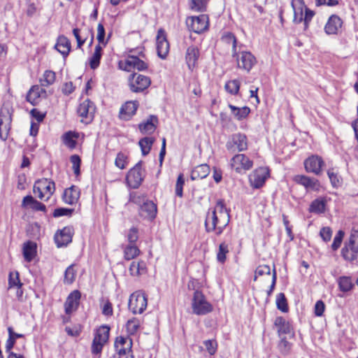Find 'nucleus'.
<instances>
[{"instance_id":"1","label":"nucleus","mask_w":358,"mask_h":358,"mask_svg":"<svg viewBox=\"0 0 358 358\" xmlns=\"http://www.w3.org/2000/svg\"><path fill=\"white\" fill-rule=\"evenodd\" d=\"M230 220L229 212L226 208L222 200L217 201L215 208L207 213L205 226L208 232H215L220 236L229 224Z\"/></svg>"},{"instance_id":"2","label":"nucleus","mask_w":358,"mask_h":358,"mask_svg":"<svg viewBox=\"0 0 358 358\" xmlns=\"http://www.w3.org/2000/svg\"><path fill=\"white\" fill-rule=\"evenodd\" d=\"M55 191V182L47 178L36 180L34 185L33 192L41 200L48 201Z\"/></svg>"},{"instance_id":"3","label":"nucleus","mask_w":358,"mask_h":358,"mask_svg":"<svg viewBox=\"0 0 358 358\" xmlns=\"http://www.w3.org/2000/svg\"><path fill=\"white\" fill-rule=\"evenodd\" d=\"M13 109L8 105H3L0 110V138L6 141L9 135L13 120Z\"/></svg>"},{"instance_id":"4","label":"nucleus","mask_w":358,"mask_h":358,"mask_svg":"<svg viewBox=\"0 0 358 358\" xmlns=\"http://www.w3.org/2000/svg\"><path fill=\"white\" fill-rule=\"evenodd\" d=\"M232 57L236 59L237 67L248 73L257 63L256 57L250 51L236 50Z\"/></svg>"},{"instance_id":"5","label":"nucleus","mask_w":358,"mask_h":358,"mask_svg":"<svg viewBox=\"0 0 358 358\" xmlns=\"http://www.w3.org/2000/svg\"><path fill=\"white\" fill-rule=\"evenodd\" d=\"M342 257L347 261H353L358 255V231L352 230L341 250Z\"/></svg>"},{"instance_id":"6","label":"nucleus","mask_w":358,"mask_h":358,"mask_svg":"<svg viewBox=\"0 0 358 358\" xmlns=\"http://www.w3.org/2000/svg\"><path fill=\"white\" fill-rule=\"evenodd\" d=\"M192 311L194 314L206 315L213 310L212 305L208 302L205 296L200 291H195L192 302Z\"/></svg>"},{"instance_id":"7","label":"nucleus","mask_w":358,"mask_h":358,"mask_svg":"<svg viewBox=\"0 0 358 358\" xmlns=\"http://www.w3.org/2000/svg\"><path fill=\"white\" fill-rule=\"evenodd\" d=\"M148 299L141 291L131 294L129 300V308L134 314H141L146 308Z\"/></svg>"},{"instance_id":"8","label":"nucleus","mask_w":358,"mask_h":358,"mask_svg":"<svg viewBox=\"0 0 358 358\" xmlns=\"http://www.w3.org/2000/svg\"><path fill=\"white\" fill-rule=\"evenodd\" d=\"M132 201L140 206L139 215L145 219H153L157 214V206L150 201H145L144 197L134 196Z\"/></svg>"},{"instance_id":"9","label":"nucleus","mask_w":358,"mask_h":358,"mask_svg":"<svg viewBox=\"0 0 358 358\" xmlns=\"http://www.w3.org/2000/svg\"><path fill=\"white\" fill-rule=\"evenodd\" d=\"M230 166L236 173H243L252 169L253 162L244 154H236L231 159Z\"/></svg>"},{"instance_id":"10","label":"nucleus","mask_w":358,"mask_h":358,"mask_svg":"<svg viewBox=\"0 0 358 358\" xmlns=\"http://www.w3.org/2000/svg\"><path fill=\"white\" fill-rule=\"evenodd\" d=\"M151 84L149 77L139 73H133L129 79V85L131 92H141L148 88Z\"/></svg>"},{"instance_id":"11","label":"nucleus","mask_w":358,"mask_h":358,"mask_svg":"<svg viewBox=\"0 0 358 358\" xmlns=\"http://www.w3.org/2000/svg\"><path fill=\"white\" fill-rule=\"evenodd\" d=\"M110 328L107 326L100 327L96 331L92 345V352L99 354L101 352L103 346L108 341Z\"/></svg>"},{"instance_id":"12","label":"nucleus","mask_w":358,"mask_h":358,"mask_svg":"<svg viewBox=\"0 0 358 358\" xmlns=\"http://www.w3.org/2000/svg\"><path fill=\"white\" fill-rule=\"evenodd\" d=\"M186 24L189 30L200 34L208 29V17L205 14L189 17L186 20Z\"/></svg>"},{"instance_id":"13","label":"nucleus","mask_w":358,"mask_h":358,"mask_svg":"<svg viewBox=\"0 0 358 358\" xmlns=\"http://www.w3.org/2000/svg\"><path fill=\"white\" fill-rule=\"evenodd\" d=\"M226 148L231 152L246 150L248 149L247 136L241 133L233 134L231 139L227 142Z\"/></svg>"},{"instance_id":"14","label":"nucleus","mask_w":358,"mask_h":358,"mask_svg":"<svg viewBox=\"0 0 358 358\" xmlns=\"http://www.w3.org/2000/svg\"><path fill=\"white\" fill-rule=\"evenodd\" d=\"M144 176L145 173L142 169V162L140 161L129 171L126 179L129 185L136 189L140 186L143 180Z\"/></svg>"},{"instance_id":"15","label":"nucleus","mask_w":358,"mask_h":358,"mask_svg":"<svg viewBox=\"0 0 358 358\" xmlns=\"http://www.w3.org/2000/svg\"><path fill=\"white\" fill-rule=\"evenodd\" d=\"M95 106L90 99L83 101L78 108V113L81 117V122L85 124H89L93 120Z\"/></svg>"},{"instance_id":"16","label":"nucleus","mask_w":358,"mask_h":358,"mask_svg":"<svg viewBox=\"0 0 358 358\" xmlns=\"http://www.w3.org/2000/svg\"><path fill=\"white\" fill-rule=\"evenodd\" d=\"M119 66L126 71H131L133 69L143 71L148 68L145 62L134 55H129L124 61L120 62Z\"/></svg>"},{"instance_id":"17","label":"nucleus","mask_w":358,"mask_h":358,"mask_svg":"<svg viewBox=\"0 0 358 358\" xmlns=\"http://www.w3.org/2000/svg\"><path fill=\"white\" fill-rule=\"evenodd\" d=\"M268 176L269 172L267 168L259 167L249 176L250 183L253 187L259 188L265 183Z\"/></svg>"},{"instance_id":"18","label":"nucleus","mask_w":358,"mask_h":358,"mask_svg":"<svg viewBox=\"0 0 358 358\" xmlns=\"http://www.w3.org/2000/svg\"><path fill=\"white\" fill-rule=\"evenodd\" d=\"M132 340L129 337L119 336L115 341L116 353L122 355L123 358L130 357L131 351Z\"/></svg>"},{"instance_id":"19","label":"nucleus","mask_w":358,"mask_h":358,"mask_svg":"<svg viewBox=\"0 0 358 358\" xmlns=\"http://www.w3.org/2000/svg\"><path fill=\"white\" fill-rule=\"evenodd\" d=\"M324 165L322 158L318 155H312L304 162L306 171L315 175H320L322 168Z\"/></svg>"},{"instance_id":"20","label":"nucleus","mask_w":358,"mask_h":358,"mask_svg":"<svg viewBox=\"0 0 358 358\" xmlns=\"http://www.w3.org/2000/svg\"><path fill=\"white\" fill-rule=\"evenodd\" d=\"M157 55L162 59H165L169 51V43L166 39L165 31L160 29L157 36Z\"/></svg>"},{"instance_id":"21","label":"nucleus","mask_w":358,"mask_h":358,"mask_svg":"<svg viewBox=\"0 0 358 358\" xmlns=\"http://www.w3.org/2000/svg\"><path fill=\"white\" fill-rule=\"evenodd\" d=\"M73 229L70 227H64L55 235V241L58 248L67 245L72 241Z\"/></svg>"},{"instance_id":"22","label":"nucleus","mask_w":358,"mask_h":358,"mask_svg":"<svg viewBox=\"0 0 358 358\" xmlns=\"http://www.w3.org/2000/svg\"><path fill=\"white\" fill-rule=\"evenodd\" d=\"M81 294L78 290L72 292L66 299L64 303L65 312L66 314H71L77 310Z\"/></svg>"},{"instance_id":"23","label":"nucleus","mask_w":358,"mask_h":358,"mask_svg":"<svg viewBox=\"0 0 358 358\" xmlns=\"http://www.w3.org/2000/svg\"><path fill=\"white\" fill-rule=\"evenodd\" d=\"M138 103L136 101H127L120 108V117L124 120H129L136 112Z\"/></svg>"},{"instance_id":"24","label":"nucleus","mask_w":358,"mask_h":358,"mask_svg":"<svg viewBox=\"0 0 358 358\" xmlns=\"http://www.w3.org/2000/svg\"><path fill=\"white\" fill-rule=\"evenodd\" d=\"M343 22L341 19L336 15H332L328 20L324 27V31L327 34H336L341 28Z\"/></svg>"},{"instance_id":"25","label":"nucleus","mask_w":358,"mask_h":358,"mask_svg":"<svg viewBox=\"0 0 358 358\" xmlns=\"http://www.w3.org/2000/svg\"><path fill=\"white\" fill-rule=\"evenodd\" d=\"M80 189L76 186H71L65 189L63 194V200L66 203L73 205L78 201L80 198Z\"/></svg>"},{"instance_id":"26","label":"nucleus","mask_w":358,"mask_h":358,"mask_svg":"<svg viewBox=\"0 0 358 358\" xmlns=\"http://www.w3.org/2000/svg\"><path fill=\"white\" fill-rule=\"evenodd\" d=\"M199 57V49L194 45L189 46L186 51L185 59L189 70L193 71Z\"/></svg>"},{"instance_id":"27","label":"nucleus","mask_w":358,"mask_h":358,"mask_svg":"<svg viewBox=\"0 0 358 358\" xmlns=\"http://www.w3.org/2000/svg\"><path fill=\"white\" fill-rule=\"evenodd\" d=\"M292 6L294 10V22L301 23L303 20V10L306 6L303 0H292Z\"/></svg>"},{"instance_id":"28","label":"nucleus","mask_w":358,"mask_h":358,"mask_svg":"<svg viewBox=\"0 0 358 358\" xmlns=\"http://www.w3.org/2000/svg\"><path fill=\"white\" fill-rule=\"evenodd\" d=\"M295 181L304 186L306 189L318 190L320 187V183L317 179L306 176H296L295 177Z\"/></svg>"},{"instance_id":"29","label":"nucleus","mask_w":358,"mask_h":358,"mask_svg":"<svg viewBox=\"0 0 358 358\" xmlns=\"http://www.w3.org/2000/svg\"><path fill=\"white\" fill-rule=\"evenodd\" d=\"M45 93V90L44 89L38 85H34L27 94V101L34 106L38 103L40 97Z\"/></svg>"},{"instance_id":"30","label":"nucleus","mask_w":358,"mask_h":358,"mask_svg":"<svg viewBox=\"0 0 358 358\" xmlns=\"http://www.w3.org/2000/svg\"><path fill=\"white\" fill-rule=\"evenodd\" d=\"M9 288H15L16 295L17 297H21L23 292L22 289V283L20 282L19 278V273L17 271L10 272L8 278Z\"/></svg>"},{"instance_id":"31","label":"nucleus","mask_w":358,"mask_h":358,"mask_svg":"<svg viewBox=\"0 0 358 358\" xmlns=\"http://www.w3.org/2000/svg\"><path fill=\"white\" fill-rule=\"evenodd\" d=\"M210 171V166L206 164H203L194 168L190 178L192 180L203 179L208 176Z\"/></svg>"},{"instance_id":"32","label":"nucleus","mask_w":358,"mask_h":358,"mask_svg":"<svg viewBox=\"0 0 358 358\" xmlns=\"http://www.w3.org/2000/svg\"><path fill=\"white\" fill-rule=\"evenodd\" d=\"M157 122V117L154 115H150L145 122L141 123L138 125V128L142 134H150L155 131Z\"/></svg>"},{"instance_id":"33","label":"nucleus","mask_w":358,"mask_h":358,"mask_svg":"<svg viewBox=\"0 0 358 358\" xmlns=\"http://www.w3.org/2000/svg\"><path fill=\"white\" fill-rule=\"evenodd\" d=\"M36 243L27 241L23 245V257L26 262H31L36 255Z\"/></svg>"},{"instance_id":"34","label":"nucleus","mask_w":358,"mask_h":358,"mask_svg":"<svg viewBox=\"0 0 358 358\" xmlns=\"http://www.w3.org/2000/svg\"><path fill=\"white\" fill-rule=\"evenodd\" d=\"M55 48L65 57L71 50V42L66 36H60L57 38Z\"/></svg>"},{"instance_id":"35","label":"nucleus","mask_w":358,"mask_h":358,"mask_svg":"<svg viewBox=\"0 0 358 358\" xmlns=\"http://www.w3.org/2000/svg\"><path fill=\"white\" fill-rule=\"evenodd\" d=\"M274 325L277 327L279 336L281 334H288L292 331V326L288 321L282 317H277L274 322Z\"/></svg>"},{"instance_id":"36","label":"nucleus","mask_w":358,"mask_h":358,"mask_svg":"<svg viewBox=\"0 0 358 358\" xmlns=\"http://www.w3.org/2000/svg\"><path fill=\"white\" fill-rule=\"evenodd\" d=\"M336 282L339 290L342 292H350L355 286L352 279L350 276H341L337 278Z\"/></svg>"},{"instance_id":"37","label":"nucleus","mask_w":358,"mask_h":358,"mask_svg":"<svg viewBox=\"0 0 358 358\" xmlns=\"http://www.w3.org/2000/svg\"><path fill=\"white\" fill-rule=\"evenodd\" d=\"M229 107L235 118L238 120L245 119L250 113V108L247 106L238 108L231 104H229Z\"/></svg>"},{"instance_id":"38","label":"nucleus","mask_w":358,"mask_h":358,"mask_svg":"<svg viewBox=\"0 0 358 358\" xmlns=\"http://www.w3.org/2000/svg\"><path fill=\"white\" fill-rule=\"evenodd\" d=\"M103 48V47L101 44L96 45L94 52L90 59V65L91 69H95L99 66Z\"/></svg>"},{"instance_id":"39","label":"nucleus","mask_w":358,"mask_h":358,"mask_svg":"<svg viewBox=\"0 0 358 358\" xmlns=\"http://www.w3.org/2000/svg\"><path fill=\"white\" fill-rule=\"evenodd\" d=\"M79 134L77 132L68 131L63 135L64 143L70 149L76 148L77 142L76 140L78 138Z\"/></svg>"},{"instance_id":"40","label":"nucleus","mask_w":358,"mask_h":358,"mask_svg":"<svg viewBox=\"0 0 358 358\" xmlns=\"http://www.w3.org/2000/svg\"><path fill=\"white\" fill-rule=\"evenodd\" d=\"M129 270L131 275L138 276L145 272V264L143 261L132 262Z\"/></svg>"},{"instance_id":"41","label":"nucleus","mask_w":358,"mask_h":358,"mask_svg":"<svg viewBox=\"0 0 358 358\" xmlns=\"http://www.w3.org/2000/svg\"><path fill=\"white\" fill-rule=\"evenodd\" d=\"M229 252V245L226 242H222L216 254L217 261L220 264H224L227 259V255Z\"/></svg>"},{"instance_id":"42","label":"nucleus","mask_w":358,"mask_h":358,"mask_svg":"<svg viewBox=\"0 0 358 358\" xmlns=\"http://www.w3.org/2000/svg\"><path fill=\"white\" fill-rule=\"evenodd\" d=\"M56 79V74L54 71L50 70H46L42 78H40L39 82L43 87H48L52 85Z\"/></svg>"},{"instance_id":"43","label":"nucleus","mask_w":358,"mask_h":358,"mask_svg":"<svg viewBox=\"0 0 358 358\" xmlns=\"http://www.w3.org/2000/svg\"><path fill=\"white\" fill-rule=\"evenodd\" d=\"M139 254L140 250L134 244H130L126 246L124 250V259L127 260L133 259Z\"/></svg>"},{"instance_id":"44","label":"nucleus","mask_w":358,"mask_h":358,"mask_svg":"<svg viewBox=\"0 0 358 358\" xmlns=\"http://www.w3.org/2000/svg\"><path fill=\"white\" fill-rule=\"evenodd\" d=\"M153 143L154 138L152 137H145L140 140L138 144L141 147L143 155L145 156L150 152Z\"/></svg>"},{"instance_id":"45","label":"nucleus","mask_w":358,"mask_h":358,"mask_svg":"<svg viewBox=\"0 0 358 358\" xmlns=\"http://www.w3.org/2000/svg\"><path fill=\"white\" fill-rule=\"evenodd\" d=\"M325 210V203L322 199L314 200L309 208V211L314 213H322Z\"/></svg>"},{"instance_id":"46","label":"nucleus","mask_w":358,"mask_h":358,"mask_svg":"<svg viewBox=\"0 0 358 358\" xmlns=\"http://www.w3.org/2000/svg\"><path fill=\"white\" fill-rule=\"evenodd\" d=\"M128 163V156L122 152H118L115 160V165L120 169H124Z\"/></svg>"},{"instance_id":"47","label":"nucleus","mask_w":358,"mask_h":358,"mask_svg":"<svg viewBox=\"0 0 358 358\" xmlns=\"http://www.w3.org/2000/svg\"><path fill=\"white\" fill-rule=\"evenodd\" d=\"M105 29L103 25L101 23H99L97 26V36L96 38L99 41V44H101L103 47H105L106 44L108 43V39L110 36V34L108 36V38L106 40H105Z\"/></svg>"},{"instance_id":"48","label":"nucleus","mask_w":358,"mask_h":358,"mask_svg":"<svg viewBox=\"0 0 358 358\" xmlns=\"http://www.w3.org/2000/svg\"><path fill=\"white\" fill-rule=\"evenodd\" d=\"M141 325L140 320L136 317L129 320L127 322V331L129 334H134L137 332Z\"/></svg>"},{"instance_id":"49","label":"nucleus","mask_w":358,"mask_h":358,"mask_svg":"<svg viewBox=\"0 0 358 358\" xmlns=\"http://www.w3.org/2000/svg\"><path fill=\"white\" fill-rule=\"evenodd\" d=\"M224 87L229 93L236 94L240 89V82L238 80H229L225 84Z\"/></svg>"},{"instance_id":"50","label":"nucleus","mask_w":358,"mask_h":358,"mask_svg":"<svg viewBox=\"0 0 358 358\" xmlns=\"http://www.w3.org/2000/svg\"><path fill=\"white\" fill-rule=\"evenodd\" d=\"M276 306L277 308L283 313H286L288 310V306L287 299L283 293H279L276 297Z\"/></svg>"},{"instance_id":"51","label":"nucleus","mask_w":358,"mask_h":358,"mask_svg":"<svg viewBox=\"0 0 358 358\" xmlns=\"http://www.w3.org/2000/svg\"><path fill=\"white\" fill-rule=\"evenodd\" d=\"M208 0H191L190 7L192 10L198 12L206 10Z\"/></svg>"},{"instance_id":"52","label":"nucleus","mask_w":358,"mask_h":358,"mask_svg":"<svg viewBox=\"0 0 358 358\" xmlns=\"http://www.w3.org/2000/svg\"><path fill=\"white\" fill-rule=\"evenodd\" d=\"M222 40L226 43L231 44L232 53L237 50V46H236L237 41H236L235 36L232 33H230V32L225 33L222 36Z\"/></svg>"},{"instance_id":"53","label":"nucleus","mask_w":358,"mask_h":358,"mask_svg":"<svg viewBox=\"0 0 358 358\" xmlns=\"http://www.w3.org/2000/svg\"><path fill=\"white\" fill-rule=\"evenodd\" d=\"M271 268L268 265H260L259 266L255 272L254 280H257L259 276L262 275H270Z\"/></svg>"},{"instance_id":"54","label":"nucleus","mask_w":358,"mask_h":358,"mask_svg":"<svg viewBox=\"0 0 358 358\" xmlns=\"http://www.w3.org/2000/svg\"><path fill=\"white\" fill-rule=\"evenodd\" d=\"M76 276V271L73 268V265H70L65 271L64 273V283L71 284L74 280Z\"/></svg>"},{"instance_id":"55","label":"nucleus","mask_w":358,"mask_h":358,"mask_svg":"<svg viewBox=\"0 0 358 358\" xmlns=\"http://www.w3.org/2000/svg\"><path fill=\"white\" fill-rule=\"evenodd\" d=\"M70 161L72 164V168L74 173L76 176H78L80 174V167L81 163V159L80 157L77 155H73L71 157Z\"/></svg>"},{"instance_id":"56","label":"nucleus","mask_w":358,"mask_h":358,"mask_svg":"<svg viewBox=\"0 0 358 358\" xmlns=\"http://www.w3.org/2000/svg\"><path fill=\"white\" fill-rule=\"evenodd\" d=\"M343 237L344 232L342 230H339L336 234L333 243L331 244V248L334 251L337 250L340 248Z\"/></svg>"},{"instance_id":"57","label":"nucleus","mask_w":358,"mask_h":358,"mask_svg":"<svg viewBox=\"0 0 358 358\" xmlns=\"http://www.w3.org/2000/svg\"><path fill=\"white\" fill-rule=\"evenodd\" d=\"M185 184V179L182 174H180L178 177L176 184V194L179 197L182 196V189Z\"/></svg>"},{"instance_id":"58","label":"nucleus","mask_w":358,"mask_h":358,"mask_svg":"<svg viewBox=\"0 0 358 358\" xmlns=\"http://www.w3.org/2000/svg\"><path fill=\"white\" fill-rule=\"evenodd\" d=\"M320 235L324 242H328L331 238L332 231L330 227H324L321 229Z\"/></svg>"},{"instance_id":"59","label":"nucleus","mask_w":358,"mask_h":358,"mask_svg":"<svg viewBox=\"0 0 358 358\" xmlns=\"http://www.w3.org/2000/svg\"><path fill=\"white\" fill-rule=\"evenodd\" d=\"M203 344L210 355H213L216 352L217 343L215 341L207 340L203 342Z\"/></svg>"},{"instance_id":"60","label":"nucleus","mask_w":358,"mask_h":358,"mask_svg":"<svg viewBox=\"0 0 358 358\" xmlns=\"http://www.w3.org/2000/svg\"><path fill=\"white\" fill-rule=\"evenodd\" d=\"M138 238V229L136 227H132L129 229L127 234V240L130 244H134Z\"/></svg>"},{"instance_id":"61","label":"nucleus","mask_w":358,"mask_h":358,"mask_svg":"<svg viewBox=\"0 0 358 358\" xmlns=\"http://www.w3.org/2000/svg\"><path fill=\"white\" fill-rule=\"evenodd\" d=\"M324 310H325L324 303L321 300L317 301L315 303V307H314L315 315L317 317H321L323 315Z\"/></svg>"},{"instance_id":"62","label":"nucleus","mask_w":358,"mask_h":358,"mask_svg":"<svg viewBox=\"0 0 358 358\" xmlns=\"http://www.w3.org/2000/svg\"><path fill=\"white\" fill-rule=\"evenodd\" d=\"M314 15L315 13L313 10H310L307 7L306 8L303 20V21L304 22V29H306L308 27V24L313 19Z\"/></svg>"},{"instance_id":"63","label":"nucleus","mask_w":358,"mask_h":358,"mask_svg":"<svg viewBox=\"0 0 358 358\" xmlns=\"http://www.w3.org/2000/svg\"><path fill=\"white\" fill-rule=\"evenodd\" d=\"M73 34L76 38L78 48H80L81 46L85 43L86 37H83L80 34V30L78 28L73 29Z\"/></svg>"},{"instance_id":"64","label":"nucleus","mask_w":358,"mask_h":358,"mask_svg":"<svg viewBox=\"0 0 358 358\" xmlns=\"http://www.w3.org/2000/svg\"><path fill=\"white\" fill-rule=\"evenodd\" d=\"M327 175L334 187H336L340 185L339 178L338 175L334 172L333 169H329L327 171Z\"/></svg>"}]
</instances>
